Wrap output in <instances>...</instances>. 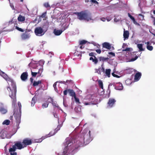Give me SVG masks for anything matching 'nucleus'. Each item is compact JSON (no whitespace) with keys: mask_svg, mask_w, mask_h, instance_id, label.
Here are the masks:
<instances>
[{"mask_svg":"<svg viewBox=\"0 0 155 155\" xmlns=\"http://www.w3.org/2000/svg\"><path fill=\"white\" fill-rule=\"evenodd\" d=\"M91 131L89 130L88 134H87L84 137L81 138L76 143L74 141L73 143V140L72 141L70 140L66 141L64 143L65 146L64 150L66 151L67 149H70L73 150L80 146H83L84 143H85V145L88 144L92 140V138L91 137Z\"/></svg>","mask_w":155,"mask_h":155,"instance_id":"1","label":"nucleus"},{"mask_svg":"<svg viewBox=\"0 0 155 155\" xmlns=\"http://www.w3.org/2000/svg\"><path fill=\"white\" fill-rule=\"evenodd\" d=\"M5 78L8 84H10L13 89V90H12L10 87H8L7 88V89L8 91L10 90L12 91V94L11 95H9V96L12 98L13 103L15 104L16 101V93L17 90L16 84L12 78Z\"/></svg>","mask_w":155,"mask_h":155,"instance_id":"2","label":"nucleus"},{"mask_svg":"<svg viewBox=\"0 0 155 155\" xmlns=\"http://www.w3.org/2000/svg\"><path fill=\"white\" fill-rule=\"evenodd\" d=\"M74 14L78 16V18L81 20H84L88 21L91 19V14L85 12H75L74 13Z\"/></svg>","mask_w":155,"mask_h":155,"instance_id":"3","label":"nucleus"},{"mask_svg":"<svg viewBox=\"0 0 155 155\" xmlns=\"http://www.w3.org/2000/svg\"><path fill=\"white\" fill-rule=\"evenodd\" d=\"M24 148V146L20 141H17L15 143V144L9 149V152L11 155H17V153L15 152L16 149L21 150Z\"/></svg>","mask_w":155,"mask_h":155,"instance_id":"4","label":"nucleus"},{"mask_svg":"<svg viewBox=\"0 0 155 155\" xmlns=\"http://www.w3.org/2000/svg\"><path fill=\"white\" fill-rule=\"evenodd\" d=\"M18 104L19 110H16L15 109L14 110V115L16 122V126L18 127V128H19V125L21 122V105L20 102H18Z\"/></svg>","mask_w":155,"mask_h":155,"instance_id":"5","label":"nucleus"},{"mask_svg":"<svg viewBox=\"0 0 155 155\" xmlns=\"http://www.w3.org/2000/svg\"><path fill=\"white\" fill-rule=\"evenodd\" d=\"M42 67L41 65L39 63L36 64L34 65V68L38 69V72H33L31 71V74L32 77H36L37 75V78L39 77H42L41 76V74L42 72L43 69L42 68Z\"/></svg>","mask_w":155,"mask_h":155,"instance_id":"6","label":"nucleus"},{"mask_svg":"<svg viewBox=\"0 0 155 155\" xmlns=\"http://www.w3.org/2000/svg\"><path fill=\"white\" fill-rule=\"evenodd\" d=\"M45 31H44L43 29L41 27H36L34 31L35 35L38 36H41L44 35Z\"/></svg>","mask_w":155,"mask_h":155,"instance_id":"7","label":"nucleus"},{"mask_svg":"<svg viewBox=\"0 0 155 155\" xmlns=\"http://www.w3.org/2000/svg\"><path fill=\"white\" fill-rule=\"evenodd\" d=\"M56 133H57V131H55L54 130V131H51L48 134L42 137L41 139H39L38 140H37V141H36V142H41L42 141V140H43L44 139L48 137H49L51 136L54 135Z\"/></svg>","mask_w":155,"mask_h":155,"instance_id":"8","label":"nucleus"},{"mask_svg":"<svg viewBox=\"0 0 155 155\" xmlns=\"http://www.w3.org/2000/svg\"><path fill=\"white\" fill-rule=\"evenodd\" d=\"M103 48H106L108 50H113L114 49V48L113 46H111V45L107 42L103 43L102 44Z\"/></svg>","mask_w":155,"mask_h":155,"instance_id":"9","label":"nucleus"},{"mask_svg":"<svg viewBox=\"0 0 155 155\" xmlns=\"http://www.w3.org/2000/svg\"><path fill=\"white\" fill-rule=\"evenodd\" d=\"M22 143H23V146L25 147H26L27 145L31 144L32 143V141L31 139L25 138L23 140Z\"/></svg>","mask_w":155,"mask_h":155,"instance_id":"10","label":"nucleus"},{"mask_svg":"<svg viewBox=\"0 0 155 155\" xmlns=\"http://www.w3.org/2000/svg\"><path fill=\"white\" fill-rule=\"evenodd\" d=\"M116 102L115 100L113 98H109L107 103L108 106L109 107L111 108L114 105Z\"/></svg>","mask_w":155,"mask_h":155,"instance_id":"11","label":"nucleus"},{"mask_svg":"<svg viewBox=\"0 0 155 155\" xmlns=\"http://www.w3.org/2000/svg\"><path fill=\"white\" fill-rule=\"evenodd\" d=\"M66 28V27H63L61 30H58L55 29L54 30V32L55 35H59L62 33L63 31L65 30Z\"/></svg>","mask_w":155,"mask_h":155,"instance_id":"12","label":"nucleus"},{"mask_svg":"<svg viewBox=\"0 0 155 155\" xmlns=\"http://www.w3.org/2000/svg\"><path fill=\"white\" fill-rule=\"evenodd\" d=\"M85 105L96 104V103L92 99H90L89 101H84L83 103Z\"/></svg>","mask_w":155,"mask_h":155,"instance_id":"13","label":"nucleus"},{"mask_svg":"<svg viewBox=\"0 0 155 155\" xmlns=\"http://www.w3.org/2000/svg\"><path fill=\"white\" fill-rule=\"evenodd\" d=\"M30 36V34L28 33L25 32L23 33L21 35V38L22 39L25 40L28 38Z\"/></svg>","mask_w":155,"mask_h":155,"instance_id":"14","label":"nucleus"},{"mask_svg":"<svg viewBox=\"0 0 155 155\" xmlns=\"http://www.w3.org/2000/svg\"><path fill=\"white\" fill-rule=\"evenodd\" d=\"M68 92L69 95L71 96L74 97L76 96L75 92L72 89H68Z\"/></svg>","mask_w":155,"mask_h":155,"instance_id":"15","label":"nucleus"},{"mask_svg":"<svg viewBox=\"0 0 155 155\" xmlns=\"http://www.w3.org/2000/svg\"><path fill=\"white\" fill-rule=\"evenodd\" d=\"M7 112L6 109L2 107H0V112L2 114H6Z\"/></svg>","mask_w":155,"mask_h":155,"instance_id":"16","label":"nucleus"},{"mask_svg":"<svg viewBox=\"0 0 155 155\" xmlns=\"http://www.w3.org/2000/svg\"><path fill=\"white\" fill-rule=\"evenodd\" d=\"M18 21H19L23 22L25 20V17L24 16H22L20 15L18 18Z\"/></svg>","mask_w":155,"mask_h":155,"instance_id":"17","label":"nucleus"},{"mask_svg":"<svg viewBox=\"0 0 155 155\" xmlns=\"http://www.w3.org/2000/svg\"><path fill=\"white\" fill-rule=\"evenodd\" d=\"M128 15L129 17L133 21V23L137 25V23L135 20V18L134 17L132 16L129 13H128Z\"/></svg>","mask_w":155,"mask_h":155,"instance_id":"18","label":"nucleus"},{"mask_svg":"<svg viewBox=\"0 0 155 155\" xmlns=\"http://www.w3.org/2000/svg\"><path fill=\"white\" fill-rule=\"evenodd\" d=\"M129 32L128 31H124L123 34L124 38L125 39H127L129 36Z\"/></svg>","mask_w":155,"mask_h":155,"instance_id":"19","label":"nucleus"},{"mask_svg":"<svg viewBox=\"0 0 155 155\" xmlns=\"http://www.w3.org/2000/svg\"><path fill=\"white\" fill-rule=\"evenodd\" d=\"M133 82L131 78H128L125 80L126 84L127 85H130Z\"/></svg>","mask_w":155,"mask_h":155,"instance_id":"20","label":"nucleus"},{"mask_svg":"<svg viewBox=\"0 0 155 155\" xmlns=\"http://www.w3.org/2000/svg\"><path fill=\"white\" fill-rule=\"evenodd\" d=\"M97 81H98V84L99 87L102 89H103V83L101 80H97Z\"/></svg>","mask_w":155,"mask_h":155,"instance_id":"21","label":"nucleus"},{"mask_svg":"<svg viewBox=\"0 0 155 155\" xmlns=\"http://www.w3.org/2000/svg\"><path fill=\"white\" fill-rule=\"evenodd\" d=\"M90 60H92L95 64H97L98 61L96 57V58H94L92 57H91L90 58Z\"/></svg>","mask_w":155,"mask_h":155,"instance_id":"22","label":"nucleus"},{"mask_svg":"<svg viewBox=\"0 0 155 155\" xmlns=\"http://www.w3.org/2000/svg\"><path fill=\"white\" fill-rule=\"evenodd\" d=\"M110 71L111 70L110 69H106L105 73L106 75L108 77H110Z\"/></svg>","mask_w":155,"mask_h":155,"instance_id":"23","label":"nucleus"},{"mask_svg":"<svg viewBox=\"0 0 155 155\" xmlns=\"http://www.w3.org/2000/svg\"><path fill=\"white\" fill-rule=\"evenodd\" d=\"M41 83V81L39 80L38 81H34L33 83V85L34 86H38L39 84Z\"/></svg>","mask_w":155,"mask_h":155,"instance_id":"24","label":"nucleus"},{"mask_svg":"<svg viewBox=\"0 0 155 155\" xmlns=\"http://www.w3.org/2000/svg\"><path fill=\"white\" fill-rule=\"evenodd\" d=\"M137 47L139 48L140 51H144V49L143 48V45L142 44H138Z\"/></svg>","mask_w":155,"mask_h":155,"instance_id":"25","label":"nucleus"},{"mask_svg":"<svg viewBox=\"0 0 155 155\" xmlns=\"http://www.w3.org/2000/svg\"><path fill=\"white\" fill-rule=\"evenodd\" d=\"M99 59L100 61H102L104 62L105 61H107L109 58H104L103 57H100L99 58Z\"/></svg>","mask_w":155,"mask_h":155,"instance_id":"26","label":"nucleus"},{"mask_svg":"<svg viewBox=\"0 0 155 155\" xmlns=\"http://www.w3.org/2000/svg\"><path fill=\"white\" fill-rule=\"evenodd\" d=\"M28 75L27 72H25L22 73L20 78H28Z\"/></svg>","mask_w":155,"mask_h":155,"instance_id":"27","label":"nucleus"},{"mask_svg":"<svg viewBox=\"0 0 155 155\" xmlns=\"http://www.w3.org/2000/svg\"><path fill=\"white\" fill-rule=\"evenodd\" d=\"M48 103L47 101H46L45 103L43 104L42 105V107L43 108L47 107L48 105Z\"/></svg>","mask_w":155,"mask_h":155,"instance_id":"28","label":"nucleus"},{"mask_svg":"<svg viewBox=\"0 0 155 155\" xmlns=\"http://www.w3.org/2000/svg\"><path fill=\"white\" fill-rule=\"evenodd\" d=\"M85 2L86 3L91 2L95 4L98 3V2L95 0H85Z\"/></svg>","mask_w":155,"mask_h":155,"instance_id":"29","label":"nucleus"},{"mask_svg":"<svg viewBox=\"0 0 155 155\" xmlns=\"http://www.w3.org/2000/svg\"><path fill=\"white\" fill-rule=\"evenodd\" d=\"M74 110L76 112L79 113L81 112V108L78 107H75L74 108Z\"/></svg>","mask_w":155,"mask_h":155,"instance_id":"30","label":"nucleus"},{"mask_svg":"<svg viewBox=\"0 0 155 155\" xmlns=\"http://www.w3.org/2000/svg\"><path fill=\"white\" fill-rule=\"evenodd\" d=\"M36 100V97H34L32 98L31 102V106H33L35 103V100Z\"/></svg>","mask_w":155,"mask_h":155,"instance_id":"31","label":"nucleus"},{"mask_svg":"<svg viewBox=\"0 0 155 155\" xmlns=\"http://www.w3.org/2000/svg\"><path fill=\"white\" fill-rule=\"evenodd\" d=\"M141 76V73L139 72H137L134 76V78H140Z\"/></svg>","mask_w":155,"mask_h":155,"instance_id":"32","label":"nucleus"},{"mask_svg":"<svg viewBox=\"0 0 155 155\" xmlns=\"http://www.w3.org/2000/svg\"><path fill=\"white\" fill-rule=\"evenodd\" d=\"M75 102L78 104H81V102L79 101V99L76 97V96H75L74 97Z\"/></svg>","mask_w":155,"mask_h":155,"instance_id":"33","label":"nucleus"},{"mask_svg":"<svg viewBox=\"0 0 155 155\" xmlns=\"http://www.w3.org/2000/svg\"><path fill=\"white\" fill-rule=\"evenodd\" d=\"M2 133H3V134L2 135V137H3V138H4L5 137H7L6 136V133L7 132L5 131V130H2L1 131Z\"/></svg>","mask_w":155,"mask_h":155,"instance_id":"34","label":"nucleus"},{"mask_svg":"<svg viewBox=\"0 0 155 155\" xmlns=\"http://www.w3.org/2000/svg\"><path fill=\"white\" fill-rule=\"evenodd\" d=\"M53 99L52 98L50 97L48 98L47 102H48V104L49 103H52L53 102Z\"/></svg>","mask_w":155,"mask_h":155,"instance_id":"35","label":"nucleus"},{"mask_svg":"<svg viewBox=\"0 0 155 155\" xmlns=\"http://www.w3.org/2000/svg\"><path fill=\"white\" fill-rule=\"evenodd\" d=\"M10 121L9 120H5L3 122V124L8 125L9 124Z\"/></svg>","mask_w":155,"mask_h":155,"instance_id":"36","label":"nucleus"},{"mask_svg":"<svg viewBox=\"0 0 155 155\" xmlns=\"http://www.w3.org/2000/svg\"><path fill=\"white\" fill-rule=\"evenodd\" d=\"M147 48L148 50L151 51L153 50V47L152 46L147 45Z\"/></svg>","mask_w":155,"mask_h":155,"instance_id":"37","label":"nucleus"},{"mask_svg":"<svg viewBox=\"0 0 155 155\" xmlns=\"http://www.w3.org/2000/svg\"><path fill=\"white\" fill-rule=\"evenodd\" d=\"M44 7H45L46 8H48L49 7V8H50V5H49L48 2H45L44 4L43 5Z\"/></svg>","mask_w":155,"mask_h":155,"instance_id":"38","label":"nucleus"},{"mask_svg":"<svg viewBox=\"0 0 155 155\" xmlns=\"http://www.w3.org/2000/svg\"><path fill=\"white\" fill-rule=\"evenodd\" d=\"M96 54L95 53L91 52L89 54V55L90 56L93 57L94 58H96V56L95 55H96Z\"/></svg>","mask_w":155,"mask_h":155,"instance_id":"39","label":"nucleus"},{"mask_svg":"<svg viewBox=\"0 0 155 155\" xmlns=\"http://www.w3.org/2000/svg\"><path fill=\"white\" fill-rule=\"evenodd\" d=\"M15 29H17L18 31H21V32H23L24 31V30L23 29L18 27L17 26H16L15 27Z\"/></svg>","mask_w":155,"mask_h":155,"instance_id":"40","label":"nucleus"},{"mask_svg":"<svg viewBox=\"0 0 155 155\" xmlns=\"http://www.w3.org/2000/svg\"><path fill=\"white\" fill-rule=\"evenodd\" d=\"M87 41H86L85 40H83L80 41V45H84L85 44Z\"/></svg>","mask_w":155,"mask_h":155,"instance_id":"41","label":"nucleus"},{"mask_svg":"<svg viewBox=\"0 0 155 155\" xmlns=\"http://www.w3.org/2000/svg\"><path fill=\"white\" fill-rule=\"evenodd\" d=\"M51 104H52L53 106L55 107H59L58 105L57 104V103L56 102L54 101H53Z\"/></svg>","mask_w":155,"mask_h":155,"instance_id":"42","label":"nucleus"},{"mask_svg":"<svg viewBox=\"0 0 155 155\" xmlns=\"http://www.w3.org/2000/svg\"><path fill=\"white\" fill-rule=\"evenodd\" d=\"M72 81L71 80H67V81H66V82L64 81H61V83H63V84H66V83H70V82H71Z\"/></svg>","mask_w":155,"mask_h":155,"instance_id":"43","label":"nucleus"},{"mask_svg":"<svg viewBox=\"0 0 155 155\" xmlns=\"http://www.w3.org/2000/svg\"><path fill=\"white\" fill-rule=\"evenodd\" d=\"M61 127V126L60 125H58V126L57 128L55 129L54 130L55 131H57H57L60 129Z\"/></svg>","mask_w":155,"mask_h":155,"instance_id":"44","label":"nucleus"},{"mask_svg":"<svg viewBox=\"0 0 155 155\" xmlns=\"http://www.w3.org/2000/svg\"><path fill=\"white\" fill-rule=\"evenodd\" d=\"M112 76L114 77H115L116 78H120V77L119 76L114 74V72L112 73Z\"/></svg>","mask_w":155,"mask_h":155,"instance_id":"45","label":"nucleus"},{"mask_svg":"<svg viewBox=\"0 0 155 155\" xmlns=\"http://www.w3.org/2000/svg\"><path fill=\"white\" fill-rule=\"evenodd\" d=\"M46 12L43 13L42 14V15H41V18H43L45 17V16H46Z\"/></svg>","mask_w":155,"mask_h":155,"instance_id":"46","label":"nucleus"},{"mask_svg":"<svg viewBox=\"0 0 155 155\" xmlns=\"http://www.w3.org/2000/svg\"><path fill=\"white\" fill-rule=\"evenodd\" d=\"M138 56H136L134 58H132L131 59V61H134L136 60L138 58Z\"/></svg>","mask_w":155,"mask_h":155,"instance_id":"47","label":"nucleus"},{"mask_svg":"<svg viewBox=\"0 0 155 155\" xmlns=\"http://www.w3.org/2000/svg\"><path fill=\"white\" fill-rule=\"evenodd\" d=\"M122 51H130V48H126L125 49H123L122 50Z\"/></svg>","mask_w":155,"mask_h":155,"instance_id":"48","label":"nucleus"},{"mask_svg":"<svg viewBox=\"0 0 155 155\" xmlns=\"http://www.w3.org/2000/svg\"><path fill=\"white\" fill-rule=\"evenodd\" d=\"M68 89L64 90L63 92L64 94V95H66L68 94Z\"/></svg>","mask_w":155,"mask_h":155,"instance_id":"49","label":"nucleus"},{"mask_svg":"<svg viewBox=\"0 0 155 155\" xmlns=\"http://www.w3.org/2000/svg\"><path fill=\"white\" fill-rule=\"evenodd\" d=\"M95 51L97 53L99 54H100L101 52V51L100 49L96 50Z\"/></svg>","mask_w":155,"mask_h":155,"instance_id":"50","label":"nucleus"},{"mask_svg":"<svg viewBox=\"0 0 155 155\" xmlns=\"http://www.w3.org/2000/svg\"><path fill=\"white\" fill-rule=\"evenodd\" d=\"M108 54L112 55L113 56H115V54L112 52H109Z\"/></svg>","mask_w":155,"mask_h":155,"instance_id":"51","label":"nucleus"},{"mask_svg":"<svg viewBox=\"0 0 155 155\" xmlns=\"http://www.w3.org/2000/svg\"><path fill=\"white\" fill-rule=\"evenodd\" d=\"M57 82H55L53 85V86L54 87V89H55V87H56V85H57V84H56Z\"/></svg>","mask_w":155,"mask_h":155,"instance_id":"52","label":"nucleus"},{"mask_svg":"<svg viewBox=\"0 0 155 155\" xmlns=\"http://www.w3.org/2000/svg\"><path fill=\"white\" fill-rule=\"evenodd\" d=\"M140 78H134V81H137L139 80Z\"/></svg>","mask_w":155,"mask_h":155,"instance_id":"53","label":"nucleus"},{"mask_svg":"<svg viewBox=\"0 0 155 155\" xmlns=\"http://www.w3.org/2000/svg\"><path fill=\"white\" fill-rule=\"evenodd\" d=\"M21 80L23 81H26L27 78H21Z\"/></svg>","mask_w":155,"mask_h":155,"instance_id":"54","label":"nucleus"},{"mask_svg":"<svg viewBox=\"0 0 155 155\" xmlns=\"http://www.w3.org/2000/svg\"><path fill=\"white\" fill-rule=\"evenodd\" d=\"M81 46L80 47V48L81 49H83V48H84V46H83V45H80Z\"/></svg>","mask_w":155,"mask_h":155,"instance_id":"55","label":"nucleus"},{"mask_svg":"<svg viewBox=\"0 0 155 155\" xmlns=\"http://www.w3.org/2000/svg\"><path fill=\"white\" fill-rule=\"evenodd\" d=\"M101 20L103 21H105L106 19L104 18H101Z\"/></svg>","mask_w":155,"mask_h":155,"instance_id":"56","label":"nucleus"},{"mask_svg":"<svg viewBox=\"0 0 155 155\" xmlns=\"http://www.w3.org/2000/svg\"><path fill=\"white\" fill-rule=\"evenodd\" d=\"M126 46V44L125 43H124L122 46V48H124V47Z\"/></svg>","mask_w":155,"mask_h":155,"instance_id":"57","label":"nucleus"},{"mask_svg":"<svg viewBox=\"0 0 155 155\" xmlns=\"http://www.w3.org/2000/svg\"><path fill=\"white\" fill-rule=\"evenodd\" d=\"M30 81L31 83H33V78H30Z\"/></svg>","mask_w":155,"mask_h":155,"instance_id":"58","label":"nucleus"},{"mask_svg":"<svg viewBox=\"0 0 155 155\" xmlns=\"http://www.w3.org/2000/svg\"><path fill=\"white\" fill-rule=\"evenodd\" d=\"M139 16L142 17L143 18V15H142V14H139Z\"/></svg>","mask_w":155,"mask_h":155,"instance_id":"59","label":"nucleus"},{"mask_svg":"<svg viewBox=\"0 0 155 155\" xmlns=\"http://www.w3.org/2000/svg\"><path fill=\"white\" fill-rule=\"evenodd\" d=\"M146 44H147V45H149L150 44V42L149 41L147 42V43H146Z\"/></svg>","mask_w":155,"mask_h":155,"instance_id":"60","label":"nucleus"},{"mask_svg":"<svg viewBox=\"0 0 155 155\" xmlns=\"http://www.w3.org/2000/svg\"><path fill=\"white\" fill-rule=\"evenodd\" d=\"M107 21H110L111 20V19L110 18H107Z\"/></svg>","mask_w":155,"mask_h":155,"instance_id":"61","label":"nucleus"},{"mask_svg":"<svg viewBox=\"0 0 155 155\" xmlns=\"http://www.w3.org/2000/svg\"><path fill=\"white\" fill-rule=\"evenodd\" d=\"M137 52H133V54L134 55H136V53H137Z\"/></svg>","mask_w":155,"mask_h":155,"instance_id":"62","label":"nucleus"},{"mask_svg":"<svg viewBox=\"0 0 155 155\" xmlns=\"http://www.w3.org/2000/svg\"><path fill=\"white\" fill-rule=\"evenodd\" d=\"M112 85V84H110L109 85V86H108V88H109V87L110 86H111Z\"/></svg>","mask_w":155,"mask_h":155,"instance_id":"63","label":"nucleus"},{"mask_svg":"<svg viewBox=\"0 0 155 155\" xmlns=\"http://www.w3.org/2000/svg\"><path fill=\"white\" fill-rule=\"evenodd\" d=\"M154 25H155V18H154V23H153Z\"/></svg>","mask_w":155,"mask_h":155,"instance_id":"64","label":"nucleus"}]
</instances>
